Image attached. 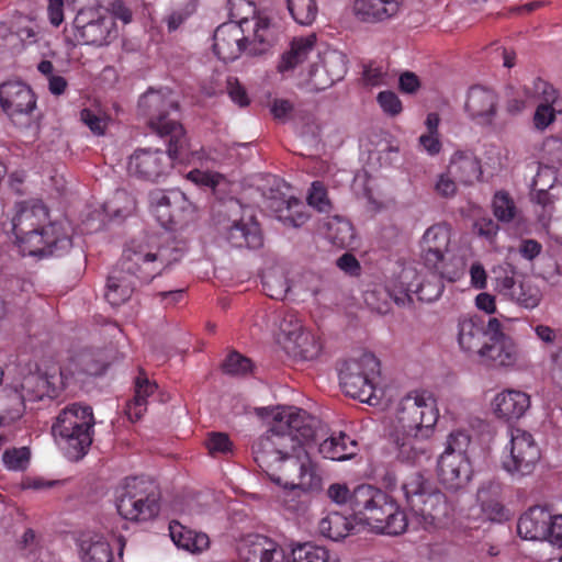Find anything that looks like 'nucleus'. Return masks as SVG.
Listing matches in <instances>:
<instances>
[{
	"mask_svg": "<svg viewBox=\"0 0 562 562\" xmlns=\"http://www.w3.org/2000/svg\"><path fill=\"white\" fill-rule=\"evenodd\" d=\"M356 525L353 518H348L339 513H329L327 516L321 519L318 524L319 532L334 541H338L347 537Z\"/></svg>",
	"mask_w": 562,
	"mask_h": 562,
	"instance_id": "58836bf2",
	"label": "nucleus"
},
{
	"mask_svg": "<svg viewBox=\"0 0 562 562\" xmlns=\"http://www.w3.org/2000/svg\"><path fill=\"white\" fill-rule=\"evenodd\" d=\"M2 461L8 470L22 471L29 464L30 451L26 447L7 449L2 454Z\"/></svg>",
	"mask_w": 562,
	"mask_h": 562,
	"instance_id": "4d7b16f0",
	"label": "nucleus"
},
{
	"mask_svg": "<svg viewBox=\"0 0 562 562\" xmlns=\"http://www.w3.org/2000/svg\"><path fill=\"white\" fill-rule=\"evenodd\" d=\"M422 278L423 277L415 267H404L397 277L394 289H397L407 297H411V294H416L418 291V285L420 284Z\"/></svg>",
	"mask_w": 562,
	"mask_h": 562,
	"instance_id": "6e6d98bb",
	"label": "nucleus"
},
{
	"mask_svg": "<svg viewBox=\"0 0 562 562\" xmlns=\"http://www.w3.org/2000/svg\"><path fill=\"white\" fill-rule=\"evenodd\" d=\"M187 179L198 186L215 188L223 181L224 178L221 173L217 172L193 169L188 172Z\"/></svg>",
	"mask_w": 562,
	"mask_h": 562,
	"instance_id": "e2e57ef3",
	"label": "nucleus"
},
{
	"mask_svg": "<svg viewBox=\"0 0 562 562\" xmlns=\"http://www.w3.org/2000/svg\"><path fill=\"white\" fill-rule=\"evenodd\" d=\"M142 115L160 137H169L167 151L158 148H138L130 156L127 173L138 180L159 182L170 173L173 162L200 164L216 161L205 149L192 150L182 125L178 122V102L169 90H148L138 101Z\"/></svg>",
	"mask_w": 562,
	"mask_h": 562,
	"instance_id": "f03ea898",
	"label": "nucleus"
},
{
	"mask_svg": "<svg viewBox=\"0 0 562 562\" xmlns=\"http://www.w3.org/2000/svg\"><path fill=\"white\" fill-rule=\"evenodd\" d=\"M356 507L362 512L359 520L376 533L398 536L407 529L408 521L404 510L379 488H361L356 496Z\"/></svg>",
	"mask_w": 562,
	"mask_h": 562,
	"instance_id": "0eeeda50",
	"label": "nucleus"
},
{
	"mask_svg": "<svg viewBox=\"0 0 562 562\" xmlns=\"http://www.w3.org/2000/svg\"><path fill=\"white\" fill-rule=\"evenodd\" d=\"M78 555L81 562H112L113 550L108 539L94 531L82 533L77 539Z\"/></svg>",
	"mask_w": 562,
	"mask_h": 562,
	"instance_id": "cd10ccee",
	"label": "nucleus"
},
{
	"mask_svg": "<svg viewBox=\"0 0 562 562\" xmlns=\"http://www.w3.org/2000/svg\"><path fill=\"white\" fill-rule=\"evenodd\" d=\"M471 437L462 429L452 430L446 439L445 450L442 452L458 453L467 456V450L470 446Z\"/></svg>",
	"mask_w": 562,
	"mask_h": 562,
	"instance_id": "13d9d810",
	"label": "nucleus"
},
{
	"mask_svg": "<svg viewBox=\"0 0 562 562\" xmlns=\"http://www.w3.org/2000/svg\"><path fill=\"white\" fill-rule=\"evenodd\" d=\"M412 512L420 519L425 529L441 527L451 512L445 494L432 487L422 498L415 499Z\"/></svg>",
	"mask_w": 562,
	"mask_h": 562,
	"instance_id": "412c9836",
	"label": "nucleus"
},
{
	"mask_svg": "<svg viewBox=\"0 0 562 562\" xmlns=\"http://www.w3.org/2000/svg\"><path fill=\"white\" fill-rule=\"evenodd\" d=\"M262 285L266 294L274 300L285 297L290 286L286 276L281 269H271L263 274Z\"/></svg>",
	"mask_w": 562,
	"mask_h": 562,
	"instance_id": "09e8293b",
	"label": "nucleus"
},
{
	"mask_svg": "<svg viewBox=\"0 0 562 562\" xmlns=\"http://www.w3.org/2000/svg\"><path fill=\"white\" fill-rule=\"evenodd\" d=\"M48 221L47 209L40 202L18 205L10 222L23 256H61L72 246V228L67 221Z\"/></svg>",
	"mask_w": 562,
	"mask_h": 562,
	"instance_id": "39448f33",
	"label": "nucleus"
},
{
	"mask_svg": "<svg viewBox=\"0 0 562 562\" xmlns=\"http://www.w3.org/2000/svg\"><path fill=\"white\" fill-rule=\"evenodd\" d=\"M440 482L450 490L464 486L470 480L471 468L467 456L442 452L437 462Z\"/></svg>",
	"mask_w": 562,
	"mask_h": 562,
	"instance_id": "5701e85b",
	"label": "nucleus"
},
{
	"mask_svg": "<svg viewBox=\"0 0 562 562\" xmlns=\"http://www.w3.org/2000/svg\"><path fill=\"white\" fill-rule=\"evenodd\" d=\"M231 20L214 32L213 49L223 61L236 60L243 53L250 56L265 54L274 40L270 18L256 10L249 0H229Z\"/></svg>",
	"mask_w": 562,
	"mask_h": 562,
	"instance_id": "20e7f679",
	"label": "nucleus"
},
{
	"mask_svg": "<svg viewBox=\"0 0 562 562\" xmlns=\"http://www.w3.org/2000/svg\"><path fill=\"white\" fill-rule=\"evenodd\" d=\"M327 238L338 247H350L353 244L355 232L351 223L340 216H334L326 223Z\"/></svg>",
	"mask_w": 562,
	"mask_h": 562,
	"instance_id": "a19ab883",
	"label": "nucleus"
},
{
	"mask_svg": "<svg viewBox=\"0 0 562 562\" xmlns=\"http://www.w3.org/2000/svg\"><path fill=\"white\" fill-rule=\"evenodd\" d=\"M473 231L477 236L483 237L488 243H493L499 231V226L491 217L483 216L474 222Z\"/></svg>",
	"mask_w": 562,
	"mask_h": 562,
	"instance_id": "69168bd1",
	"label": "nucleus"
},
{
	"mask_svg": "<svg viewBox=\"0 0 562 562\" xmlns=\"http://www.w3.org/2000/svg\"><path fill=\"white\" fill-rule=\"evenodd\" d=\"M227 93L232 101L239 106H245L249 103V99L246 89L240 85L237 78L229 77L227 79Z\"/></svg>",
	"mask_w": 562,
	"mask_h": 562,
	"instance_id": "774afa93",
	"label": "nucleus"
},
{
	"mask_svg": "<svg viewBox=\"0 0 562 562\" xmlns=\"http://www.w3.org/2000/svg\"><path fill=\"white\" fill-rule=\"evenodd\" d=\"M535 92L541 101L536 109L533 124L537 130L543 131L554 122L557 114L562 113V99L557 90L543 80L535 82Z\"/></svg>",
	"mask_w": 562,
	"mask_h": 562,
	"instance_id": "393cba45",
	"label": "nucleus"
},
{
	"mask_svg": "<svg viewBox=\"0 0 562 562\" xmlns=\"http://www.w3.org/2000/svg\"><path fill=\"white\" fill-rule=\"evenodd\" d=\"M270 426L252 445L254 459L276 485L303 494L322 490L323 479L307 451L321 422L307 412L282 406L271 409Z\"/></svg>",
	"mask_w": 562,
	"mask_h": 562,
	"instance_id": "f257e3e1",
	"label": "nucleus"
},
{
	"mask_svg": "<svg viewBox=\"0 0 562 562\" xmlns=\"http://www.w3.org/2000/svg\"><path fill=\"white\" fill-rule=\"evenodd\" d=\"M486 329L477 316L462 315L457 321V341L460 349L469 355H481L486 345Z\"/></svg>",
	"mask_w": 562,
	"mask_h": 562,
	"instance_id": "b1692460",
	"label": "nucleus"
},
{
	"mask_svg": "<svg viewBox=\"0 0 562 562\" xmlns=\"http://www.w3.org/2000/svg\"><path fill=\"white\" fill-rule=\"evenodd\" d=\"M442 279L445 278L435 270L424 276L416 292L418 300L428 303L438 300L443 292Z\"/></svg>",
	"mask_w": 562,
	"mask_h": 562,
	"instance_id": "3c124183",
	"label": "nucleus"
},
{
	"mask_svg": "<svg viewBox=\"0 0 562 562\" xmlns=\"http://www.w3.org/2000/svg\"><path fill=\"white\" fill-rule=\"evenodd\" d=\"M80 121L95 136H102L109 126V115L99 106L91 105L80 111Z\"/></svg>",
	"mask_w": 562,
	"mask_h": 562,
	"instance_id": "8fccbe9b",
	"label": "nucleus"
},
{
	"mask_svg": "<svg viewBox=\"0 0 562 562\" xmlns=\"http://www.w3.org/2000/svg\"><path fill=\"white\" fill-rule=\"evenodd\" d=\"M251 368V360L236 351L231 352L223 363L224 372L231 375H245Z\"/></svg>",
	"mask_w": 562,
	"mask_h": 562,
	"instance_id": "bf43d9fd",
	"label": "nucleus"
},
{
	"mask_svg": "<svg viewBox=\"0 0 562 562\" xmlns=\"http://www.w3.org/2000/svg\"><path fill=\"white\" fill-rule=\"evenodd\" d=\"M353 13L362 22H382L400 10L398 0H355Z\"/></svg>",
	"mask_w": 562,
	"mask_h": 562,
	"instance_id": "2f4dec72",
	"label": "nucleus"
},
{
	"mask_svg": "<svg viewBox=\"0 0 562 562\" xmlns=\"http://www.w3.org/2000/svg\"><path fill=\"white\" fill-rule=\"evenodd\" d=\"M494 216L502 223H510L520 216V210L513 196L506 191L495 192L492 200Z\"/></svg>",
	"mask_w": 562,
	"mask_h": 562,
	"instance_id": "79ce46f5",
	"label": "nucleus"
},
{
	"mask_svg": "<svg viewBox=\"0 0 562 562\" xmlns=\"http://www.w3.org/2000/svg\"><path fill=\"white\" fill-rule=\"evenodd\" d=\"M170 537L173 543L188 552L200 553L209 548L207 535L183 527L178 522L170 524Z\"/></svg>",
	"mask_w": 562,
	"mask_h": 562,
	"instance_id": "c9c22d12",
	"label": "nucleus"
},
{
	"mask_svg": "<svg viewBox=\"0 0 562 562\" xmlns=\"http://www.w3.org/2000/svg\"><path fill=\"white\" fill-rule=\"evenodd\" d=\"M447 170L460 184H471L482 175L480 160L471 150L454 151Z\"/></svg>",
	"mask_w": 562,
	"mask_h": 562,
	"instance_id": "c756f323",
	"label": "nucleus"
},
{
	"mask_svg": "<svg viewBox=\"0 0 562 562\" xmlns=\"http://www.w3.org/2000/svg\"><path fill=\"white\" fill-rule=\"evenodd\" d=\"M294 562H342L337 552L312 542L293 544Z\"/></svg>",
	"mask_w": 562,
	"mask_h": 562,
	"instance_id": "ea45409f",
	"label": "nucleus"
},
{
	"mask_svg": "<svg viewBox=\"0 0 562 562\" xmlns=\"http://www.w3.org/2000/svg\"><path fill=\"white\" fill-rule=\"evenodd\" d=\"M284 349L303 360L315 359L321 351V346L310 331H304L288 344Z\"/></svg>",
	"mask_w": 562,
	"mask_h": 562,
	"instance_id": "a18cd8bd",
	"label": "nucleus"
},
{
	"mask_svg": "<svg viewBox=\"0 0 562 562\" xmlns=\"http://www.w3.org/2000/svg\"><path fill=\"white\" fill-rule=\"evenodd\" d=\"M308 205L319 212H328L330 210V201L327 198V192L321 182H313L308 196Z\"/></svg>",
	"mask_w": 562,
	"mask_h": 562,
	"instance_id": "052dcab7",
	"label": "nucleus"
},
{
	"mask_svg": "<svg viewBox=\"0 0 562 562\" xmlns=\"http://www.w3.org/2000/svg\"><path fill=\"white\" fill-rule=\"evenodd\" d=\"M135 276L116 266L108 277L104 297L112 306L125 303L135 289Z\"/></svg>",
	"mask_w": 562,
	"mask_h": 562,
	"instance_id": "7c9ffc66",
	"label": "nucleus"
},
{
	"mask_svg": "<svg viewBox=\"0 0 562 562\" xmlns=\"http://www.w3.org/2000/svg\"><path fill=\"white\" fill-rule=\"evenodd\" d=\"M167 251L160 246L157 236H147L133 240L117 266L142 281H149L170 262Z\"/></svg>",
	"mask_w": 562,
	"mask_h": 562,
	"instance_id": "9b49d317",
	"label": "nucleus"
},
{
	"mask_svg": "<svg viewBox=\"0 0 562 562\" xmlns=\"http://www.w3.org/2000/svg\"><path fill=\"white\" fill-rule=\"evenodd\" d=\"M319 50L315 34L294 37L290 44V48L282 54L278 70L281 74L292 71L313 55L317 56V52Z\"/></svg>",
	"mask_w": 562,
	"mask_h": 562,
	"instance_id": "bb28decb",
	"label": "nucleus"
},
{
	"mask_svg": "<svg viewBox=\"0 0 562 562\" xmlns=\"http://www.w3.org/2000/svg\"><path fill=\"white\" fill-rule=\"evenodd\" d=\"M439 419L437 401L427 391H412L397 404L392 418L387 442L393 458L415 464L427 454L426 441L436 430Z\"/></svg>",
	"mask_w": 562,
	"mask_h": 562,
	"instance_id": "7ed1b4c3",
	"label": "nucleus"
},
{
	"mask_svg": "<svg viewBox=\"0 0 562 562\" xmlns=\"http://www.w3.org/2000/svg\"><path fill=\"white\" fill-rule=\"evenodd\" d=\"M372 487L371 485H359L352 492L348 488L346 484L342 483H334L329 485L327 488L328 498L338 504L346 505L349 509L355 514V518H360L362 512H359L356 507V496L361 488Z\"/></svg>",
	"mask_w": 562,
	"mask_h": 562,
	"instance_id": "49530a36",
	"label": "nucleus"
},
{
	"mask_svg": "<svg viewBox=\"0 0 562 562\" xmlns=\"http://www.w3.org/2000/svg\"><path fill=\"white\" fill-rule=\"evenodd\" d=\"M269 207L276 217L288 226L300 227L308 220L306 206L295 198L272 199Z\"/></svg>",
	"mask_w": 562,
	"mask_h": 562,
	"instance_id": "72a5a7b5",
	"label": "nucleus"
},
{
	"mask_svg": "<svg viewBox=\"0 0 562 562\" xmlns=\"http://www.w3.org/2000/svg\"><path fill=\"white\" fill-rule=\"evenodd\" d=\"M358 443L342 431L333 432L318 446V452L324 459L344 461L357 454Z\"/></svg>",
	"mask_w": 562,
	"mask_h": 562,
	"instance_id": "473e14b6",
	"label": "nucleus"
},
{
	"mask_svg": "<svg viewBox=\"0 0 562 562\" xmlns=\"http://www.w3.org/2000/svg\"><path fill=\"white\" fill-rule=\"evenodd\" d=\"M116 508L125 520L142 522L155 518L159 512L157 486L142 477L126 479L117 495Z\"/></svg>",
	"mask_w": 562,
	"mask_h": 562,
	"instance_id": "9d476101",
	"label": "nucleus"
},
{
	"mask_svg": "<svg viewBox=\"0 0 562 562\" xmlns=\"http://www.w3.org/2000/svg\"><path fill=\"white\" fill-rule=\"evenodd\" d=\"M517 531L522 539L562 547V514L553 515L546 507L533 506L520 516Z\"/></svg>",
	"mask_w": 562,
	"mask_h": 562,
	"instance_id": "2eb2a0df",
	"label": "nucleus"
},
{
	"mask_svg": "<svg viewBox=\"0 0 562 562\" xmlns=\"http://www.w3.org/2000/svg\"><path fill=\"white\" fill-rule=\"evenodd\" d=\"M288 9L294 21L301 25H311L317 15L314 0H286Z\"/></svg>",
	"mask_w": 562,
	"mask_h": 562,
	"instance_id": "5fc2aeb1",
	"label": "nucleus"
},
{
	"mask_svg": "<svg viewBox=\"0 0 562 562\" xmlns=\"http://www.w3.org/2000/svg\"><path fill=\"white\" fill-rule=\"evenodd\" d=\"M240 562H294L293 544L284 547L259 533H249L237 542Z\"/></svg>",
	"mask_w": 562,
	"mask_h": 562,
	"instance_id": "f3484780",
	"label": "nucleus"
},
{
	"mask_svg": "<svg viewBox=\"0 0 562 562\" xmlns=\"http://www.w3.org/2000/svg\"><path fill=\"white\" fill-rule=\"evenodd\" d=\"M497 109L498 99L493 90L482 86H473L468 90L464 112L470 121L488 126L494 122Z\"/></svg>",
	"mask_w": 562,
	"mask_h": 562,
	"instance_id": "6ab92c4d",
	"label": "nucleus"
},
{
	"mask_svg": "<svg viewBox=\"0 0 562 562\" xmlns=\"http://www.w3.org/2000/svg\"><path fill=\"white\" fill-rule=\"evenodd\" d=\"M532 199L544 212L562 201V175L553 166L541 165L532 181Z\"/></svg>",
	"mask_w": 562,
	"mask_h": 562,
	"instance_id": "aec40b11",
	"label": "nucleus"
},
{
	"mask_svg": "<svg viewBox=\"0 0 562 562\" xmlns=\"http://www.w3.org/2000/svg\"><path fill=\"white\" fill-rule=\"evenodd\" d=\"M458 183V180H456L453 176L449 175V171L446 170L438 176L435 190L439 195L450 198L457 193Z\"/></svg>",
	"mask_w": 562,
	"mask_h": 562,
	"instance_id": "338daca9",
	"label": "nucleus"
},
{
	"mask_svg": "<svg viewBox=\"0 0 562 562\" xmlns=\"http://www.w3.org/2000/svg\"><path fill=\"white\" fill-rule=\"evenodd\" d=\"M492 411L497 418L512 420L522 417L530 407V396L524 391L507 389L492 401Z\"/></svg>",
	"mask_w": 562,
	"mask_h": 562,
	"instance_id": "a878e982",
	"label": "nucleus"
},
{
	"mask_svg": "<svg viewBox=\"0 0 562 562\" xmlns=\"http://www.w3.org/2000/svg\"><path fill=\"white\" fill-rule=\"evenodd\" d=\"M226 239L232 246L238 248H258L262 244L259 225L251 214L234 221L227 227Z\"/></svg>",
	"mask_w": 562,
	"mask_h": 562,
	"instance_id": "c85d7f7f",
	"label": "nucleus"
},
{
	"mask_svg": "<svg viewBox=\"0 0 562 562\" xmlns=\"http://www.w3.org/2000/svg\"><path fill=\"white\" fill-rule=\"evenodd\" d=\"M105 369L104 362L97 358L91 351H82L69 360L60 370V375L78 376L80 374L98 375Z\"/></svg>",
	"mask_w": 562,
	"mask_h": 562,
	"instance_id": "e433bc0d",
	"label": "nucleus"
},
{
	"mask_svg": "<svg viewBox=\"0 0 562 562\" xmlns=\"http://www.w3.org/2000/svg\"><path fill=\"white\" fill-rule=\"evenodd\" d=\"M206 448L212 456L226 454L232 451V442L226 434H210L206 440Z\"/></svg>",
	"mask_w": 562,
	"mask_h": 562,
	"instance_id": "0e129e2a",
	"label": "nucleus"
},
{
	"mask_svg": "<svg viewBox=\"0 0 562 562\" xmlns=\"http://www.w3.org/2000/svg\"><path fill=\"white\" fill-rule=\"evenodd\" d=\"M276 326L278 328L276 333L278 341L283 347L305 331L301 321L293 313L278 314L276 316Z\"/></svg>",
	"mask_w": 562,
	"mask_h": 562,
	"instance_id": "c03bdc74",
	"label": "nucleus"
},
{
	"mask_svg": "<svg viewBox=\"0 0 562 562\" xmlns=\"http://www.w3.org/2000/svg\"><path fill=\"white\" fill-rule=\"evenodd\" d=\"M376 101L382 111L390 116H396L403 110L400 98L392 91H381L376 97Z\"/></svg>",
	"mask_w": 562,
	"mask_h": 562,
	"instance_id": "680f3d73",
	"label": "nucleus"
},
{
	"mask_svg": "<svg viewBox=\"0 0 562 562\" xmlns=\"http://www.w3.org/2000/svg\"><path fill=\"white\" fill-rule=\"evenodd\" d=\"M0 104L10 121L20 128L32 124L36 98L24 82L12 80L0 85Z\"/></svg>",
	"mask_w": 562,
	"mask_h": 562,
	"instance_id": "dca6fc26",
	"label": "nucleus"
},
{
	"mask_svg": "<svg viewBox=\"0 0 562 562\" xmlns=\"http://www.w3.org/2000/svg\"><path fill=\"white\" fill-rule=\"evenodd\" d=\"M431 488V484L418 472L407 476L402 485L404 496L409 507L415 505V499L424 497Z\"/></svg>",
	"mask_w": 562,
	"mask_h": 562,
	"instance_id": "864d4df0",
	"label": "nucleus"
},
{
	"mask_svg": "<svg viewBox=\"0 0 562 562\" xmlns=\"http://www.w3.org/2000/svg\"><path fill=\"white\" fill-rule=\"evenodd\" d=\"M508 300L525 308H535L541 301V292L531 282L519 281Z\"/></svg>",
	"mask_w": 562,
	"mask_h": 562,
	"instance_id": "603ef678",
	"label": "nucleus"
},
{
	"mask_svg": "<svg viewBox=\"0 0 562 562\" xmlns=\"http://www.w3.org/2000/svg\"><path fill=\"white\" fill-rule=\"evenodd\" d=\"M479 358L488 366L502 369H517L524 363L522 355L513 338L486 342Z\"/></svg>",
	"mask_w": 562,
	"mask_h": 562,
	"instance_id": "4be33fe9",
	"label": "nucleus"
},
{
	"mask_svg": "<svg viewBox=\"0 0 562 562\" xmlns=\"http://www.w3.org/2000/svg\"><path fill=\"white\" fill-rule=\"evenodd\" d=\"M346 72V55L337 49L325 48L317 52V61L312 64L308 76L314 88L324 90L341 80Z\"/></svg>",
	"mask_w": 562,
	"mask_h": 562,
	"instance_id": "a211bd4d",
	"label": "nucleus"
},
{
	"mask_svg": "<svg viewBox=\"0 0 562 562\" xmlns=\"http://www.w3.org/2000/svg\"><path fill=\"white\" fill-rule=\"evenodd\" d=\"M15 394L18 400V407L14 409V414L7 417L10 420L19 418L22 415L23 402L25 400L35 401L48 394L47 381L38 374H29L20 384V390L18 386L15 387Z\"/></svg>",
	"mask_w": 562,
	"mask_h": 562,
	"instance_id": "f704fd0d",
	"label": "nucleus"
},
{
	"mask_svg": "<svg viewBox=\"0 0 562 562\" xmlns=\"http://www.w3.org/2000/svg\"><path fill=\"white\" fill-rule=\"evenodd\" d=\"M149 207L158 223L168 231L184 227L194 218L195 207L177 189H155L149 193Z\"/></svg>",
	"mask_w": 562,
	"mask_h": 562,
	"instance_id": "f8f14e48",
	"label": "nucleus"
},
{
	"mask_svg": "<svg viewBox=\"0 0 562 562\" xmlns=\"http://www.w3.org/2000/svg\"><path fill=\"white\" fill-rule=\"evenodd\" d=\"M558 203V207H555L554 204L550 211L544 212L542 210V212L538 214V221L546 229L548 236L558 245L562 246V200Z\"/></svg>",
	"mask_w": 562,
	"mask_h": 562,
	"instance_id": "de8ad7c7",
	"label": "nucleus"
},
{
	"mask_svg": "<svg viewBox=\"0 0 562 562\" xmlns=\"http://www.w3.org/2000/svg\"><path fill=\"white\" fill-rule=\"evenodd\" d=\"M540 459V449L531 434L516 428L504 448L502 467L513 477L530 475Z\"/></svg>",
	"mask_w": 562,
	"mask_h": 562,
	"instance_id": "ddd939ff",
	"label": "nucleus"
},
{
	"mask_svg": "<svg viewBox=\"0 0 562 562\" xmlns=\"http://www.w3.org/2000/svg\"><path fill=\"white\" fill-rule=\"evenodd\" d=\"M451 227L443 223L434 224L423 234L419 248L425 267L437 271L450 282L459 280L465 269V260L451 252Z\"/></svg>",
	"mask_w": 562,
	"mask_h": 562,
	"instance_id": "6e6552de",
	"label": "nucleus"
},
{
	"mask_svg": "<svg viewBox=\"0 0 562 562\" xmlns=\"http://www.w3.org/2000/svg\"><path fill=\"white\" fill-rule=\"evenodd\" d=\"M157 389L155 383L147 378L139 376L135 384V395L126 405V415L131 422L139 420L147 411V397L151 396Z\"/></svg>",
	"mask_w": 562,
	"mask_h": 562,
	"instance_id": "4c0bfd02",
	"label": "nucleus"
},
{
	"mask_svg": "<svg viewBox=\"0 0 562 562\" xmlns=\"http://www.w3.org/2000/svg\"><path fill=\"white\" fill-rule=\"evenodd\" d=\"M93 425L90 406L72 404L59 413L52 431L67 459L79 460L87 453L92 442Z\"/></svg>",
	"mask_w": 562,
	"mask_h": 562,
	"instance_id": "423d86ee",
	"label": "nucleus"
},
{
	"mask_svg": "<svg viewBox=\"0 0 562 562\" xmlns=\"http://www.w3.org/2000/svg\"><path fill=\"white\" fill-rule=\"evenodd\" d=\"M136 207L135 199L124 190H117L114 195L103 204V212L111 218L130 216Z\"/></svg>",
	"mask_w": 562,
	"mask_h": 562,
	"instance_id": "37998d69",
	"label": "nucleus"
},
{
	"mask_svg": "<svg viewBox=\"0 0 562 562\" xmlns=\"http://www.w3.org/2000/svg\"><path fill=\"white\" fill-rule=\"evenodd\" d=\"M75 37L87 45H108L117 37L113 16L102 8H86L78 11L74 20Z\"/></svg>",
	"mask_w": 562,
	"mask_h": 562,
	"instance_id": "4468645a",
	"label": "nucleus"
},
{
	"mask_svg": "<svg viewBox=\"0 0 562 562\" xmlns=\"http://www.w3.org/2000/svg\"><path fill=\"white\" fill-rule=\"evenodd\" d=\"M380 380V361L372 353H363L358 359L346 361L339 372L340 386L345 394L371 406L379 404Z\"/></svg>",
	"mask_w": 562,
	"mask_h": 562,
	"instance_id": "1a4fd4ad",
	"label": "nucleus"
}]
</instances>
